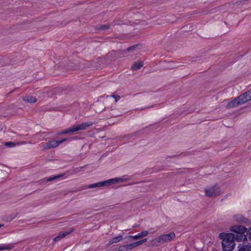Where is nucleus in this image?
I'll return each mask as SVG.
<instances>
[{"mask_svg":"<svg viewBox=\"0 0 251 251\" xmlns=\"http://www.w3.org/2000/svg\"><path fill=\"white\" fill-rule=\"evenodd\" d=\"M249 213H251V211H249Z\"/></svg>","mask_w":251,"mask_h":251,"instance_id":"33","label":"nucleus"},{"mask_svg":"<svg viewBox=\"0 0 251 251\" xmlns=\"http://www.w3.org/2000/svg\"><path fill=\"white\" fill-rule=\"evenodd\" d=\"M17 217V215H15L12 217V219H15Z\"/></svg>","mask_w":251,"mask_h":251,"instance_id":"30","label":"nucleus"},{"mask_svg":"<svg viewBox=\"0 0 251 251\" xmlns=\"http://www.w3.org/2000/svg\"><path fill=\"white\" fill-rule=\"evenodd\" d=\"M136 47V46H133V47H131L130 48H129L127 49V51H130L131 50H134L135 48Z\"/></svg>","mask_w":251,"mask_h":251,"instance_id":"29","label":"nucleus"},{"mask_svg":"<svg viewBox=\"0 0 251 251\" xmlns=\"http://www.w3.org/2000/svg\"><path fill=\"white\" fill-rule=\"evenodd\" d=\"M93 123L91 121L84 122L78 125H75L72 126L73 132L84 130L92 126Z\"/></svg>","mask_w":251,"mask_h":251,"instance_id":"6","label":"nucleus"},{"mask_svg":"<svg viewBox=\"0 0 251 251\" xmlns=\"http://www.w3.org/2000/svg\"><path fill=\"white\" fill-rule=\"evenodd\" d=\"M205 195L208 197H216L221 193V190L217 185L209 187L205 189Z\"/></svg>","mask_w":251,"mask_h":251,"instance_id":"5","label":"nucleus"},{"mask_svg":"<svg viewBox=\"0 0 251 251\" xmlns=\"http://www.w3.org/2000/svg\"><path fill=\"white\" fill-rule=\"evenodd\" d=\"M238 251H251V244H240L238 246Z\"/></svg>","mask_w":251,"mask_h":251,"instance_id":"10","label":"nucleus"},{"mask_svg":"<svg viewBox=\"0 0 251 251\" xmlns=\"http://www.w3.org/2000/svg\"><path fill=\"white\" fill-rule=\"evenodd\" d=\"M3 226V225H2V224H0V228L1 227H2Z\"/></svg>","mask_w":251,"mask_h":251,"instance_id":"31","label":"nucleus"},{"mask_svg":"<svg viewBox=\"0 0 251 251\" xmlns=\"http://www.w3.org/2000/svg\"><path fill=\"white\" fill-rule=\"evenodd\" d=\"M123 237L122 235H119L113 238H112L108 242V245H112L113 243H118L123 240Z\"/></svg>","mask_w":251,"mask_h":251,"instance_id":"13","label":"nucleus"},{"mask_svg":"<svg viewBox=\"0 0 251 251\" xmlns=\"http://www.w3.org/2000/svg\"><path fill=\"white\" fill-rule=\"evenodd\" d=\"M220 239L222 240V246L224 251H232L235 245L234 243L235 238L234 234L229 233H221L219 236Z\"/></svg>","mask_w":251,"mask_h":251,"instance_id":"1","label":"nucleus"},{"mask_svg":"<svg viewBox=\"0 0 251 251\" xmlns=\"http://www.w3.org/2000/svg\"><path fill=\"white\" fill-rule=\"evenodd\" d=\"M23 100L29 103H34L37 101V100L32 96H25L23 98Z\"/></svg>","mask_w":251,"mask_h":251,"instance_id":"15","label":"nucleus"},{"mask_svg":"<svg viewBox=\"0 0 251 251\" xmlns=\"http://www.w3.org/2000/svg\"><path fill=\"white\" fill-rule=\"evenodd\" d=\"M72 130H73L72 127V126H71L70 127L60 132V133H58V134L61 135V134H68V133H73V131Z\"/></svg>","mask_w":251,"mask_h":251,"instance_id":"19","label":"nucleus"},{"mask_svg":"<svg viewBox=\"0 0 251 251\" xmlns=\"http://www.w3.org/2000/svg\"><path fill=\"white\" fill-rule=\"evenodd\" d=\"M234 220H245L241 214H236L233 217Z\"/></svg>","mask_w":251,"mask_h":251,"instance_id":"22","label":"nucleus"},{"mask_svg":"<svg viewBox=\"0 0 251 251\" xmlns=\"http://www.w3.org/2000/svg\"><path fill=\"white\" fill-rule=\"evenodd\" d=\"M142 237L146 236L148 235L149 232L148 231H143L140 232Z\"/></svg>","mask_w":251,"mask_h":251,"instance_id":"26","label":"nucleus"},{"mask_svg":"<svg viewBox=\"0 0 251 251\" xmlns=\"http://www.w3.org/2000/svg\"><path fill=\"white\" fill-rule=\"evenodd\" d=\"M120 248L123 249L124 248L126 251H128L130 250H132L135 248H136L135 244L134 243L129 244H126L124 245L123 246H120Z\"/></svg>","mask_w":251,"mask_h":251,"instance_id":"14","label":"nucleus"},{"mask_svg":"<svg viewBox=\"0 0 251 251\" xmlns=\"http://www.w3.org/2000/svg\"><path fill=\"white\" fill-rule=\"evenodd\" d=\"M238 100L237 98H235L234 100H232L231 101L228 102L226 105V107L227 108H231L233 107H236L238 105H240L239 103H238Z\"/></svg>","mask_w":251,"mask_h":251,"instance_id":"11","label":"nucleus"},{"mask_svg":"<svg viewBox=\"0 0 251 251\" xmlns=\"http://www.w3.org/2000/svg\"><path fill=\"white\" fill-rule=\"evenodd\" d=\"M143 66V64L141 62H135L132 66V69L133 71H136L140 69Z\"/></svg>","mask_w":251,"mask_h":251,"instance_id":"16","label":"nucleus"},{"mask_svg":"<svg viewBox=\"0 0 251 251\" xmlns=\"http://www.w3.org/2000/svg\"><path fill=\"white\" fill-rule=\"evenodd\" d=\"M14 248V246L12 244H9L4 246H0V251L3 250H10Z\"/></svg>","mask_w":251,"mask_h":251,"instance_id":"18","label":"nucleus"},{"mask_svg":"<svg viewBox=\"0 0 251 251\" xmlns=\"http://www.w3.org/2000/svg\"><path fill=\"white\" fill-rule=\"evenodd\" d=\"M127 239L129 240H137V239H140V238H142V236L141 235V234L140 233H138L137 234H136V235H134V236H131V235H129L127 237Z\"/></svg>","mask_w":251,"mask_h":251,"instance_id":"17","label":"nucleus"},{"mask_svg":"<svg viewBox=\"0 0 251 251\" xmlns=\"http://www.w3.org/2000/svg\"><path fill=\"white\" fill-rule=\"evenodd\" d=\"M107 98H113L116 102L120 99V96L117 95H112L107 96Z\"/></svg>","mask_w":251,"mask_h":251,"instance_id":"21","label":"nucleus"},{"mask_svg":"<svg viewBox=\"0 0 251 251\" xmlns=\"http://www.w3.org/2000/svg\"><path fill=\"white\" fill-rule=\"evenodd\" d=\"M230 230L234 233H237L234 234L235 240L238 242L247 240V235H245V233L247 231V228L243 226L235 225L230 228Z\"/></svg>","mask_w":251,"mask_h":251,"instance_id":"3","label":"nucleus"},{"mask_svg":"<svg viewBox=\"0 0 251 251\" xmlns=\"http://www.w3.org/2000/svg\"><path fill=\"white\" fill-rule=\"evenodd\" d=\"M247 234L245 235H247V238H248L250 240H251V227L249 229V230H247Z\"/></svg>","mask_w":251,"mask_h":251,"instance_id":"25","label":"nucleus"},{"mask_svg":"<svg viewBox=\"0 0 251 251\" xmlns=\"http://www.w3.org/2000/svg\"><path fill=\"white\" fill-rule=\"evenodd\" d=\"M128 179V178L126 177L125 176L122 177H117V178H113L109 179L108 180L103 181L101 182L93 183L89 185L86 188H94L96 187H100L104 186L111 185L114 184H116L119 182H123L125 181H126Z\"/></svg>","mask_w":251,"mask_h":251,"instance_id":"2","label":"nucleus"},{"mask_svg":"<svg viewBox=\"0 0 251 251\" xmlns=\"http://www.w3.org/2000/svg\"><path fill=\"white\" fill-rule=\"evenodd\" d=\"M138 226L137 225H135V226H133V227H137Z\"/></svg>","mask_w":251,"mask_h":251,"instance_id":"32","label":"nucleus"},{"mask_svg":"<svg viewBox=\"0 0 251 251\" xmlns=\"http://www.w3.org/2000/svg\"><path fill=\"white\" fill-rule=\"evenodd\" d=\"M109 28V26L108 25H101V27H100V29H108Z\"/></svg>","mask_w":251,"mask_h":251,"instance_id":"27","label":"nucleus"},{"mask_svg":"<svg viewBox=\"0 0 251 251\" xmlns=\"http://www.w3.org/2000/svg\"><path fill=\"white\" fill-rule=\"evenodd\" d=\"M161 239L163 243H168L176 238V234L174 232H171L168 234L161 235Z\"/></svg>","mask_w":251,"mask_h":251,"instance_id":"8","label":"nucleus"},{"mask_svg":"<svg viewBox=\"0 0 251 251\" xmlns=\"http://www.w3.org/2000/svg\"><path fill=\"white\" fill-rule=\"evenodd\" d=\"M147 241V238H144V239H143L142 240H141L140 241L134 242V244H135V247H137V246H140V245L143 244V243L146 242Z\"/></svg>","mask_w":251,"mask_h":251,"instance_id":"20","label":"nucleus"},{"mask_svg":"<svg viewBox=\"0 0 251 251\" xmlns=\"http://www.w3.org/2000/svg\"><path fill=\"white\" fill-rule=\"evenodd\" d=\"M162 240L161 239V236H159L157 238L153 239L150 243V246H158L161 244H163Z\"/></svg>","mask_w":251,"mask_h":251,"instance_id":"12","label":"nucleus"},{"mask_svg":"<svg viewBox=\"0 0 251 251\" xmlns=\"http://www.w3.org/2000/svg\"><path fill=\"white\" fill-rule=\"evenodd\" d=\"M62 176V175H59V176H53V177H49L48 178H47V181H52V180H54L55 179H57V178H58L59 177H61Z\"/></svg>","mask_w":251,"mask_h":251,"instance_id":"24","label":"nucleus"},{"mask_svg":"<svg viewBox=\"0 0 251 251\" xmlns=\"http://www.w3.org/2000/svg\"><path fill=\"white\" fill-rule=\"evenodd\" d=\"M237 98L238 100V103H239L240 105H242L250 100V99H249V97L247 92L240 95Z\"/></svg>","mask_w":251,"mask_h":251,"instance_id":"9","label":"nucleus"},{"mask_svg":"<svg viewBox=\"0 0 251 251\" xmlns=\"http://www.w3.org/2000/svg\"><path fill=\"white\" fill-rule=\"evenodd\" d=\"M75 230L74 227L69 228L65 230L59 232L57 235L54 238L53 242H57L70 234Z\"/></svg>","mask_w":251,"mask_h":251,"instance_id":"7","label":"nucleus"},{"mask_svg":"<svg viewBox=\"0 0 251 251\" xmlns=\"http://www.w3.org/2000/svg\"><path fill=\"white\" fill-rule=\"evenodd\" d=\"M4 145L8 147L12 148L15 147L16 144L12 142H7L4 143Z\"/></svg>","mask_w":251,"mask_h":251,"instance_id":"23","label":"nucleus"},{"mask_svg":"<svg viewBox=\"0 0 251 251\" xmlns=\"http://www.w3.org/2000/svg\"><path fill=\"white\" fill-rule=\"evenodd\" d=\"M67 139L65 138L60 140L56 141L52 140L48 143H42L41 144V147L43 148L44 150H47L50 148H53L57 147L59 145L61 144L63 142L66 141Z\"/></svg>","mask_w":251,"mask_h":251,"instance_id":"4","label":"nucleus"},{"mask_svg":"<svg viewBox=\"0 0 251 251\" xmlns=\"http://www.w3.org/2000/svg\"><path fill=\"white\" fill-rule=\"evenodd\" d=\"M247 93L249 96V99H250V100H251V89L249 91H248Z\"/></svg>","mask_w":251,"mask_h":251,"instance_id":"28","label":"nucleus"}]
</instances>
